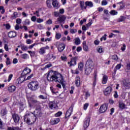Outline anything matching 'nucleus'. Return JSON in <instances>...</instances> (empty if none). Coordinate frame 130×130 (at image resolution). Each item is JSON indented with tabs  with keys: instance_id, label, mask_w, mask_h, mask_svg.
Segmentation results:
<instances>
[{
	"instance_id": "1",
	"label": "nucleus",
	"mask_w": 130,
	"mask_h": 130,
	"mask_svg": "<svg viewBox=\"0 0 130 130\" xmlns=\"http://www.w3.org/2000/svg\"><path fill=\"white\" fill-rule=\"evenodd\" d=\"M47 79L49 82L55 81V82H58L60 83L61 82H64L62 75L57 71H54L52 75H50L49 72L47 76Z\"/></svg>"
},
{
	"instance_id": "2",
	"label": "nucleus",
	"mask_w": 130,
	"mask_h": 130,
	"mask_svg": "<svg viewBox=\"0 0 130 130\" xmlns=\"http://www.w3.org/2000/svg\"><path fill=\"white\" fill-rule=\"evenodd\" d=\"M27 87L32 92H35L39 88V82L37 81H31L29 82Z\"/></svg>"
},
{
	"instance_id": "3",
	"label": "nucleus",
	"mask_w": 130,
	"mask_h": 130,
	"mask_svg": "<svg viewBox=\"0 0 130 130\" xmlns=\"http://www.w3.org/2000/svg\"><path fill=\"white\" fill-rule=\"evenodd\" d=\"M34 75L33 74H31L30 75L27 76V78L26 79V77L24 76H21L19 78H18L16 82V86H18V85H20V84H22L23 82H25L26 80H30L31 78H33V76Z\"/></svg>"
},
{
	"instance_id": "4",
	"label": "nucleus",
	"mask_w": 130,
	"mask_h": 130,
	"mask_svg": "<svg viewBox=\"0 0 130 130\" xmlns=\"http://www.w3.org/2000/svg\"><path fill=\"white\" fill-rule=\"evenodd\" d=\"M108 109V104L104 103L101 106L99 110V112H100V113H105V112L107 111Z\"/></svg>"
},
{
	"instance_id": "5",
	"label": "nucleus",
	"mask_w": 130,
	"mask_h": 130,
	"mask_svg": "<svg viewBox=\"0 0 130 130\" xmlns=\"http://www.w3.org/2000/svg\"><path fill=\"white\" fill-rule=\"evenodd\" d=\"M31 72H32V71L28 67H26L23 70L21 76H22V77H24L25 78L26 77H29V75H30V73H31Z\"/></svg>"
},
{
	"instance_id": "6",
	"label": "nucleus",
	"mask_w": 130,
	"mask_h": 130,
	"mask_svg": "<svg viewBox=\"0 0 130 130\" xmlns=\"http://www.w3.org/2000/svg\"><path fill=\"white\" fill-rule=\"evenodd\" d=\"M77 60H78V57H72L70 61L68 62V64L69 65V67H75L77 64Z\"/></svg>"
},
{
	"instance_id": "7",
	"label": "nucleus",
	"mask_w": 130,
	"mask_h": 130,
	"mask_svg": "<svg viewBox=\"0 0 130 130\" xmlns=\"http://www.w3.org/2000/svg\"><path fill=\"white\" fill-rule=\"evenodd\" d=\"M112 92V87L111 86H108L106 88L105 90L103 91L105 96H109Z\"/></svg>"
},
{
	"instance_id": "8",
	"label": "nucleus",
	"mask_w": 130,
	"mask_h": 130,
	"mask_svg": "<svg viewBox=\"0 0 130 130\" xmlns=\"http://www.w3.org/2000/svg\"><path fill=\"white\" fill-rule=\"evenodd\" d=\"M122 84L126 89H130V81L128 79H124L122 80Z\"/></svg>"
},
{
	"instance_id": "9",
	"label": "nucleus",
	"mask_w": 130,
	"mask_h": 130,
	"mask_svg": "<svg viewBox=\"0 0 130 130\" xmlns=\"http://www.w3.org/2000/svg\"><path fill=\"white\" fill-rule=\"evenodd\" d=\"M23 119L24 121L28 124V125L32 124V122H31V120H30V114H25L24 116Z\"/></svg>"
},
{
	"instance_id": "10",
	"label": "nucleus",
	"mask_w": 130,
	"mask_h": 130,
	"mask_svg": "<svg viewBox=\"0 0 130 130\" xmlns=\"http://www.w3.org/2000/svg\"><path fill=\"white\" fill-rule=\"evenodd\" d=\"M12 118L15 123H19V121H20V119H21L20 116L16 113L12 114Z\"/></svg>"
},
{
	"instance_id": "11",
	"label": "nucleus",
	"mask_w": 130,
	"mask_h": 130,
	"mask_svg": "<svg viewBox=\"0 0 130 130\" xmlns=\"http://www.w3.org/2000/svg\"><path fill=\"white\" fill-rule=\"evenodd\" d=\"M72 112H73V107H70L69 110H68L66 113L65 117H64L66 119H69L70 118V116L72 115Z\"/></svg>"
},
{
	"instance_id": "12",
	"label": "nucleus",
	"mask_w": 130,
	"mask_h": 130,
	"mask_svg": "<svg viewBox=\"0 0 130 130\" xmlns=\"http://www.w3.org/2000/svg\"><path fill=\"white\" fill-rule=\"evenodd\" d=\"M66 48V44L59 43L57 47L58 51L59 52H62Z\"/></svg>"
},
{
	"instance_id": "13",
	"label": "nucleus",
	"mask_w": 130,
	"mask_h": 130,
	"mask_svg": "<svg viewBox=\"0 0 130 130\" xmlns=\"http://www.w3.org/2000/svg\"><path fill=\"white\" fill-rule=\"evenodd\" d=\"M66 19L67 17H66L64 15H62L59 16V17L57 19V22H58L59 24H61V23L64 24V22H66Z\"/></svg>"
},
{
	"instance_id": "14",
	"label": "nucleus",
	"mask_w": 130,
	"mask_h": 130,
	"mask_svg": "<svg viewBox=\"0 0 130 130\" xmlns=\"http://www.w3.org/2000/svg\"><path fill=\"white\" fill-rule=\"evenodd\" d=\"M90 117H87L85 119V121L83 124V127H84V128H87L89 124H90Z\"/></svg>"
},
{
	"instance_id": "15",
	"label": "nucleus",
	"mask_w": 130,
	"mask_h": 130,
	"mask_svg": "<svg viewBox=\"0 0 130 130\" xmlns=\"http://www.w3.org/2000/svg\"><path fill=\"white\" fill-rule=\"evenodd\" d=\"M92 71H93V68L91 67H89L88 66L85 67V74L87 76H89L91 73H92Z\"/></svg>"
},
{
	"instance_id": "16",
	"label": "nucleus",
	"mask_w": 130,
	"mask_h": 130,
	"mask_svg": "<svg viewBox=\"0 0 130 130\" xmlns=\"http://www.w3.org/2000/svg\"><path fill=\"white\" fill-rule=\"evenodd\" d=\"M48 105L49 108L51 110L56 109V103L55 101L49 102Z\"/></svg>"
},
{
	"instance_id": "17",
	"label": "nucleus",
	"mask_w": 130,
	"mask_h": 130,
	"mask_svg": "<svg viewBox=\"0 0 130 130\" xmlns=\"http://www.w3.org/2000/svg\"><path fill=\"white\" fill-rule=\"evenodd\" d=\"M85 66L92 68L94 67V62H93L91 59L89 58L86 61Z\"/></svg>"
},
{
	"instance_id": "18",
	"label": "nucleus",
	"mask_w": 130,
	"mask_h": 130,
	"mask_svg": "<svg viewBox=\"0 0 130 130\" xmlns=\"http://www.w3.org/2000/svg\"><path fill=\"white\" fill-rule=\"evenodd\" d=\"M17 87L15 85H10L8 86V91L9 93H14L16 91Z\"/></svg>"
},
{
	"instance_id": "19",
	"label": "nucleus",
	"mask_w": 130,
	"mask_h": 130,
	"mask_svg": "<svg viewBox=\"0 0 130 130\" xmlns=\"http://www.w3.org/2000/svg\"><path fill=\"white\" fill-rule=\"evenodd\" d=\"M97 71H94L93 75H94V79L92 84L93 88H95L96 86V84L97 83Z\"/></svg>"
},
{
	"instance_id": "20",
	"label": "nucleus",
	"mask_w": 130,
	"mask_h": 130,
	"mask_svg": "<svg viewBox=\"0 0 130 130\" xmlns=\"http://www.w3.org/2000/svg\"><path fill=\"white\" fill-rule=\"evenodd\" d=\"M9 38H15L17 36V32L15 31H9L8 34Z\"/></svg>"
},
{
	"instance_id": "21",
	"label": "nucleus",
	"mask_w": 130,
	"mask_h": 130,
	"mask_svg": "<svg viewBox=\"0 0 130 130\" xmlns=\"http://www.w3.org/2000/svg\"><path fill=\"white\" fill-rule=\"evenodd\" d=\"M75 85L76 87H79L81 85V78L77 76L75 78Z\"/></svg>"
},
{
	"instance_id": "22",
	"label": "nucleus",
	"mask_w": 130,
	"mask_h": 130,
	"mask_svg": "<svg viewBox=\"0 0 130 130\" xmlns=\"http://www.w3.org/2000/svg\"><path fill=\"white\" fill-rule=\"evenodd\" d=\"M82 45L84 51H89V46L87 45V42L86 41L83 42Z\"/></svg>"
},
{
	"instance_id": "23",
	"label": "nucleus",
	"mask_w": 130,
	"mask_h": 130,
	"mask_svg": "<svg viewBox=\"0 0 130 130\" xmlns=\"http://www.w3.org/2000/svg\"><path fill=\"white\" fill-rule=\"evenodd\" d=\"M118 107L121 110H123V109L126 108V105L123 102H119L118 103Z\"/></svg>"
},
{
	"instance_id": "24",
	"label": "nucleus",
	"mask_w": 130,
	"mask_h": 130,
	"mask_svg": "<svg viewBox=\"0 0 130 130\" xmlns=\"http://www.w3.org/2000/svg\"><path fill=\"white\" fill-rule=\"evenodd\" d=\"M32 114L34 115V117L35 118V120L33 121L34 122H35L36 121V119H37V116L39 115H40V111H35L34 112L32 113Z\"/></svg>"
},
{
	"instance_id": "25",
	"label": "nucleus",
	"mask_w": 130,
	"mask_h": 130,
	"mask_svg": "<svg viewBox=\"0 0 130 130\" xmlns=\"http://www.w3.org/2000/svg\"><path fill=\"white\" fill-rule=\"evenodd\" d=\"M49 47L47 46L45 47H42L40 49L39 53L41 55L44 54L46 53L45 49H49Z\"/></svg>"
},
{
	"instance_id": "26",
	"label": "nucleus",
	"mask_w": 130,
	"mask_h": 130,
	"mask_svg": "<svg viewBox=\"0 0 130 130\" xmlns=\"http://www.w3.org/2000/svg\"><path fill=\"white\" fill-rule=\"evenodd\" d=\"M108 81V76H107V75H104L102 78V83L103 85H105V84L107 83Z\"/></svg>"
},
{
	"instance_id": "27",
	"label": "nucleus",
	"mask_w": 130,
	"mask_h": 130,
	"mask_svg": "<svg viewBox=\"0 0 130 130\" xmlns=\"http://www.w3.org/2000/svg\"><path fill=\"white\" fill-rule=\"evenodd\" d=\"M52 6L54 9H59V4H58V2L56 0L53 1L52 2Z\"/></svg>"
},
{
	"instance_id": "28",
	"label": "nucleus",
	"mask_w": 130,
	"mask_h": 130,
	"mask_svg": "<svg viewBox=\"0 0 130 130\" xmlns=\"http://www.w3.org/2000/svg\"><path fill=\"white\" fill-rule=\"evenodd\" d=\"M60 121V119L59 118H55L53 120H51V124H57Z\"/></svg>"
},
{
	"instance_id": "29",
	"label": "nucleus",
	"mask_w": 130,
	"mask_h": 130,
	"mask_svg": "<svg viewBox=\"0 0 130 130\" xmlns=\"http://www.w3.org/2000/svg\"><path fill=\"white\" fill-rule=\"evenodd\" d=\"M80 4V7L82 9V10H86L87 9V6H84L85 2L84 1H80L79 2Z\"/></svg>"
},
{
	"instance_id": "30",
	"label": "nucleus",
	"mask_w": 130,
	"mask_h": 130,
	"mask_svg": "<svg viewBox=\"0 0 130 130\" xmlns=\"http://www.w3.org/2000/svg\"><path fill=\"white\" fill-rule=\"evenodd\" d=\"M7 114H8V110H7L6 108H5L1 110V115L2 116H5Z\"/></svg>"
},
{
	"instance_id": "31",
	"label": "nucleus",
	"mask_w": 130,
	"mask_h": 130,
	"mask_svg": "<svg viewBox=\"0 0 130 130\" xmlns=\"http://www.w3.org/2000/svg\"><path fill=\"white\" fill-rule=\"evenodd\" d=\"M78 69L81 72L83 71L84 69V63L80 62L78 63Z\"/></svg>"
},
{
	"instance_id": "32",
	"label": "nucleus",
	"mask_w": 130,
	"mask_h": 130,
	"mask_svg": "<svg viewBox=\"0 0 130 130\" xmlns=\"http://www.w3.org/2000/svg\"><path fill=\"white\" fill-rule=\"evenodd\" d=\"M85 6L86 7H90V8H92L93 7V3L92 2H89V1H86L85 3Z\"/></svg>"
},
{
	"instance_id": "33",
	"label": "nucleus",
	"mask_w": 130,
	"mask_h": 130,
	"mask_svg": "<svg viewBox=\"0 0 130 130\" xmlns=\"http://www.w3.org/2000/svg\"><path fill=\"white\" fill-rule=\"evenodd\" d=\"M56 58V56H54L52 54H49L48 55V59L50 60V59H55Z\"/></svg>"
},
{
	"instance_id": "34",
	"label": "nucleus",
	"mask_w": 130,
	"mask_h": 130,
	"mask_svg": "<svg viewBox=\"0 0 130 130\" xmlns=\"http://www.w3.org/2000/svg\"><path fill=\"white\" fill-rule=\"evenodd\" d=\"M97 51L98 52H99V53H102L103 52H104V49H103V47L100 46L97 48Z\"/></svg>"
},
{
	"instance_id": "35",
	"label": "nucleus",
	"mask_w": 130,
	"mask_h": 130,
	"mask_svg": "<svg viewBox=\"0 0 130 130\" xmlns=\"http://www.w3.org/2000/svg\"><path fill=\"white\" fill-rule=\"evenodd\" d=\"M30 20L28 19H26L24 21H23V25H25V26H28L30 25Z\"/></svg>"
},
{
	"instance_id": "36",
	"label": "nucleus",
	"mask_w": 130,
	"mask_h": 130,
	"mask_svg": "<svg viewBox=\"0 0 130 130\" xmlns=\"http://www.w3.org/2000/svg\"><path fill=\"white\" fill-rule=\"evenodd\" d=\"M19 110H20V111H23V110H24V103L20 102L19 103Z\"/></svg>"
},
{
	"instance_id": "37",
	"label": "nucleus",
	"mask_w": 130,
	"mask_h": 130,
	"mask_svg": "<svg viewBox=\"0 0 130 130\" xmlns=\"http://www.w3.org/2000/svg\"><path fill=\"white\" fill-rule=\"evenodd\" d=\"M124 21H125V17L122 16H120V17L117 20V22H123Z\"/></svg>"
},
{
	"instance_id": "38",
	"label": "nucleus",
	"mask_w": 130,
	"mask_h": 130,
	"mask_svg": "<svg viewBox=\"0 0 130 130\" xmlns=\"http://www.w3.org/2000/svg\"><path fill=\"white\" fill-rule=\"evenodd\" d=\"M62 115V112L59 111L55 114L54 116L55 117H59V116H61Z\"/></svg>"
},
{
	"instance_id": "39",
	"label": "nucleus",
	"mask_w": 130,
	"mask_h": 130,
	"mask_svg": "<svg viewBox=\"0 0 130 130\" xmlns=\"http://www.w3.org/2000/svg\"><path fill=\"white\" fill-rule=\"evenodd\" d=\"M112 59H113V60H115V61H117V60H118V56L116 54L113 55L112 56Z\"/></svg>"
},
{
	"instance_id": "40",
	"label": "nucleus",
	"mask_w": 130,
	"mask_h": 130,
	"mask_svg": "<svg viewBox=\"0 0 130 130\" xmlns=\"http://www.w3.org/2000/svg\"><path fill=\"white\" fill-rule=\"evenodd\" d=\"M46 4H47V7L49 9H51V8H52V6H51V4L50 3V0H47Z\"/></svg>"
},
{
	"instance_id": "41",
	"label": "nucleus",
	"mask_w": 130,
	"mask_h": 130,
	"mask_svg": "<svg viewBox=\"0 0 130 130\" xmlns=\"http://www.w3.org/2000/svg\"><path fill=\"white\" fill-rule=\"evenodd\" d=\"M71 72L72 73V74H74L75 75H79V69H76L75 70H71Z\"/></svg>"
},
{
	"instance_id": "42",
	"label": "nucleus",
	"mask_w": 130,
	"mask_h": 130,
	"mask_svg": "<svg viewBox=\"0 0 130 130\" xmlns=\"http://www.w3.org/2000/svg\"><path fill=\"white\" fill-rule=\"evenodd\" d=\"M40 92H41V94H44L46 95V89H45L44 88H41Z\"/></svg>"
},
{
	"instance_id": "43",
	"label": "nucleus",
	"mask_w": 130,
	"mask_h": 130,
	"mask_svg": "<svg viewBox=\"0 0 130 130\" xmlns=\"http://www.w3.org/2000/svg\"><path fill=\"white\" fill-rule=\"evenodd\" d=\"M110 14L112 16H115V15H117L118 12L115 10H111L110 12Z\"/></svg>"
},
{
	"instance_id": "44",
	"label": "nucleus",
	"mask_w": 130,
	"mask_h": 130,
	"mask_svg": "<svg viewBox=\"0 0 130 130\" xmlns=\"http://www.w3.org/2000/svg\"><path fill=\"white\" fill-rule=\"evenodd\" d=\"M3 26H5V27H6V29L7 30H10L11 29V25H10V24L9 23L4 24Z\"/></svg>"
},
{
	"instance_id": "45",
	"label": "nucleus",
	"mask_w": 130,
	"mask_h": 130,
	"mask_svg": "<svg viewBox=\"0 0 130 130\" xmlns=\"http://www.w3.org/2000/svg\"><path fill=\"white\" fill-rule=\"evenodd\" d=\"M18 15L19 14H18V12H15L13 13V16H12V17L13 19H16V18H18V17H19Z\"/></svg>"
},
{
	"instance_id": "46",
	"label": "nucleus",
	"mask_w": 130,
	"mask_h": 130,
	"mask_svg": "<svg viewBox=\"0 0 130 130\" xmlns=\"http://www.w3.org/2000/svg\"><path fill=\"white\" fill-rule=\"evenodd\" d=\"M21 48L23 51H27V50H28V47H27V46H21Z\"/></svg>"
},
{
	"instance_id": "47",
	"label": "nucleus",
	"mask_w": 130,
	"mask_h": 130,
	"mask_svg": "<svg viewBox=\"0 0 130 130\" xmlns=\"http://www.w3.org/2000/svg\"><path fill=\"white\" fill-rule=\"evenodd\" d=\"M118 5H121L120 6V9L121 10L124 8V5H123V2L121 1L117 3Z\"/></svg>"
},
{
	"instance_id": "48",
	"label": "nucleus",
	"mask_w": 130,
	"mask_h": 130,
	"mask_svg": "<svg viewBox=\"0 0 130 130\" xmlns=\"http://www.w3.org/2000/svg\"><path fill=\"white\" fill-rule=\"evenodd\" d=\"M61 37V34L59 33H57L55 35V38L57 40H58V39H60Z\"/></svg>"
},
{
	"instance_id": "49",
	"label": "nucleus",
	"mask_w": 130,
	"mask_h": 130,
	"mask_svg": "<svg viewBox=\"0 0 130 130\" xmlns=\"http://www.w3.org/2000/svg\"><path fill=\"white\" fill-rule=\"evenodd\" d=\"M75 44L76 45H79V44H81V41L80 40L79 38H76L75 39Z\"/></svg>"
},
{
	"instance_id": "50",
	"label": "nucleus",
	"mask_w": 130,
	"mask_h": 130,
	"mask_svg": "<svg viewBox=\"0 0 130 130\" xmlns=\"http://www.w3.org/2000/svg\"><path fill=\"white\" fill-rule=\"evenodd\" d=\"M91 96V94H90V92L88 91H87L85 92V99H88V98L90 97Z\"/></svg>"
},
{
	"instance_id": "51",
	"label": "nucleus",
	"mask_w": 130,
	"mask_h": 130,
	"mask_svg": "<svg viewBox=\"0 0 130 130\" xmlns=\"http://www.w3.org/2000/svg\"><path fill=\"white\" fill-rule=\"evenodd\" d=\"M89 107V103H85L83 106L84 110H87V108Z\"/></svg>"
},
{
	"instance_id": "52",
	"label": "nucleus",
	"mask_w": 130,
	"mask_h": 130,
	"mask_svg": "<svg viewBox=\"0 0 130 130\" xmlns=\"http://www.w3.org/2000/svg\"><path fill=\"white\" fill-rule=\"evenodd\" d=\"M121 68V63L117 64L115 68V69H116V70H120Z\"/></svg>"
},
{
	"instance_id": "53",
	"label": "nucleus",
	"mask_w": 130,
	"mask_h": 130,
	"mask_svg": "<svg viewBox=\"0 0 130 130\" xmlns=\"http://www.w3.org/2000/svg\"><path fill=\"white\" fill-rule=\"evenodd\" d=\"M1 10H2L1 14H5V12H6V10H5L4 6H0V11H1Z\"/></svg>"
},
{
	"instance_id": "54",
	"label": "nucleus",
	"mask_w": 130,
	"mask_h": 130,
	"mask_svg": "<svg viewBox=\"0 0 130 130\" xmlns=\"http://www.w3.org/2000/svg\"><path fill=\"white\" fill-rule=\"evenodd\" d=\"M125 48H126V45H125V44H123L122 47L121 48V50L123 52L125 50Z\"/></svg>"
},
{
	"instance_id": "55",
	"label": "nucleus",
	"mask_w": 130,
	"mask_h": 130,
	"mask_svg": "<svg viewBox=\"0 0 130 130\" xmlns=\"http://www.w3.org/2000/svg\"><path fill=\"white\" fill-rule=\"evenodd\" d=\"M28 57V54H23L21 55V58L23 59H26Z\"/></svg>"
},
{
	"instance_id": "56",
	"label": "nucleus",
	"mask_w": 130,
	"mask_h": 130,
	"mask_svg": "<svg viewBox=\"0 0 130 130\" xmlns=\"http://www.w3.org/2000/svg\"><path fill=\"white\" fill-rule=\"evenodd\" d=\"M13 77H14V75L13 74L9 75L8 77V82H11V80L13 79Z\"/></svg>"
},
{
	"instance_id": "57",
	"label": "nucleus",
	"mask_w": 130,
	"mask_h": 130,
	"mask_svg": "<svg viewBox=\"0 0 130 130\" xmlns=\"http://www.w3.org/2000/svg\"><path fill=\"white\" fill-rule=\"evenodd\" d=\"M60 58L61 59V60H62V61H67V59H68V57H67V56H61L60 57Z\"/></svg>"
},
{
	"instance_id": "58",
	"label": "nucleus",
	"mask_w": 130,
	"mask_h": 130,
	"mask_svg": "<svg viewBox=\"0 0 130 130\" xmlns=\"http://www.w3.org/2000/svg\"><path fill=\"white\" fill-rule=\"evenodd\" d=\"M114 110H115L114 108H112L110 109V115H112V114H113V113H114Z\"/></svg>"
},
{
	"instance_id": "59",
	"label": "nucleus",
	"mask_w": 130,
	"mask_h": 130,
	"mask_svg": "<svg viewBox=\"0 0 130 130\" xmlns=\"http://www.w3.org/2000/svg\"><path fill=\"white\" fill-rule=\"evenodd\" d=\"M77 31V29H70V33L71 34H75Z\"/></svg>"
},
{
	"instance_id": "60",
	"label": "nucleus",
	"mask_w": 130,
	"mask_h": 130,
	"mask_svg": "<svg viewBox=\"0 0 130 130\" xmlns=\"http://www.w3.org/2000/svg\"><path fill=\"white\" fill-rule=\"evenodd\" d=\"M108 3L106 0H103L102 1V6H106L107 5Z\"/></svg>"
},
{
	"instance_id": "61",
	"label": "nucleus",
	"mask_w": 130,
	"mask_h": 130,
	"mask_svg": "<svg viewBox=\"0 0 130 130\" xmlns=\"http://www.w3.org/2000/svg\"><path fill=\"white\" fill-rule=\"evenodd\" d=\"M10 64H11V61H10V58L7 57V61H6V65L9 66Z\"/></svg>"
},
{
	"instance_id": "62",
	"label": "nucleus",
	"mask_w": 130,
	"mask_h": 130,
	"mask_svg": "<svg viewBox=\"0 0 130 130\" xmlns=\"http://www.w3.org/2000/svg\"><path fill=\"white\" fill-rule=\"evenodd\" d=\"M16 23L18 24V25H20V24L22 23V20H21L20 18H17L16 19Z\"/></svg>"
},
{
	"instance_id": "63",
	"label": "nucleus",
	"mask_w": 130,
	"mask_h": 130,
	"mask_svg": "<svg viewBox=\"0 0 130 130\" xmlns=\"http://www.w3.org/2000/svg\"><path fill=\"white\" fill-rule=\"evenodd\" d=\"M114 98H115V99L118 98V94H117V91H114Z\"/></svg>"
},
{
	"instance_id": "64",
	"label": "nucleus",
	"mask_w": 130,
	"mask_h": 130,
	"mask_svg": "<svg viewBox=\"0 0 130 130\" xmlns=\"http://www.w3.org/2000/svg\"><path fill=\"white\" fill-rule=\"evenodd\" d=\"M7 130H16L15 127H8Z\"/></svg>"
}]
</instances>
